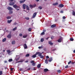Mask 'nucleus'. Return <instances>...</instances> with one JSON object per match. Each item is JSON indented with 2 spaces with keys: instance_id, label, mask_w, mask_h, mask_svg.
I'll return each mask as SVG.
<instances>
[{
  "instance_id": "obj_1",
  "label": "nucleus",
  "mask_w": 75,
  "mask_h": 75,
  "mask_svg": "<svg viewBox=\"0 0 75 75\" xmlns=\"http://www.w3.org/2000/svg\"><path fill=\"white\" fill-rule=\"evenodd\" d=\"M25 6L26 7V10H30V8H29V7L28 5H26L25 4H23V9H25Z\"/></svg>"
},
{
  "instance_id": "obj_2",
  "label": "nucleus",
  "mask_w": 75,
  "mask_h": 75,
  "mask_svg": "<svg viewBox=\"0 0 75 75\" xmlns=\"http://www.w3.org/2000/svg\"><path fill=\"white\" fill-rule=\"evenodd\" d=\"M37 12H35L33 13L32 16L33 18H34L37 15Z\"/></svg>"
},
{
  "instance_id": "obj_3",
  "label": "nucleus",
  "mask_w": 75,
  "mask_h": 75,
  "mask_svg": "<svg viewBox=\"0 0 75 75\" xmlns=\"http://www.w3.org/2000/svg\"><path fill=\"white\" fill-rule=\"evenodd\" d=\"M7 9H8L9 11H11V10H13V8L10 6H9L7 8Z\"/></svg>"
},
{
  "instance_id": "obj_4",
  "label": "nucleus",
  "mask_w": 75,
  "mask_h": 75,
  "mask_svg": "<svg viewBox=\"0 0 75 75\" xmlns=\"http://www.w3.org/2000/svg\"><path fill=\"white\" fill-rule=\"evenodd\" d=\"M13 7L15 8H20L19 6H17V5L16 4L14 5L13 6Z\"/></svg>"
},
{
  "instance_id": "obj_5",
  "label": "nucleus",
  "mask_w": 75,
  "mask_h": 75,
  "mask_svg": "<svg viewBox=\"0 0 75 75\" xmlns=\"http://www.w3.org/2000/svg\"><path fill=\"white\" fill-rule=\"evenodd\" d=\"M39 57H40V58H42V59L44 58V56H42V53H41L39 54Z\"/></svg>"
},
{
  "instance_id": "obj_6",
  "label": "nucleus",
  "mask_w": 75,
  "mask_h": 75,
  "mask_svg": "<svg viewBox=\"0 0 75 75\" xmlns=\"http://www.w3.org/2000/svg\"><path fill=\"white\" fill-rule=\"evenodd\" d=\"M15 4V2H11L9 3V6H13Z\"/></svg>"
},
{
  "instance_id": "obj_7",
  "label": "nucleus",
  "mask_w": 75,
  "mask_h": 75,
  "mask_svg": "<svg viewBox=\"0 0 75 75\" xmlns=\"http://www.w3.org/2000/svg\"><path fill=\"white\" fill-rule=\"evenodd\" d=\"M36 6V5L35 4L33 5H30V7L31 8H33V7H35Z\"/></svg>"
},
{
  "instance_id": "obj_8",
  "label": "nucleus",
  "mask_w": 75,
  "mask_h": 75,
  "mask_svg": "<svg viewBox=\"0 0 75 75\" xmlns=\"http://www.w3.org/2000/svg\"><path fill=\"white\" fill-rule=\"evenodd\" d=\"M49 59L48 60L49 62H51L52 61V57H51L50 58H49Z\"/></svg>"
},
{
  "instance_id": "obj_9",
  "label": "nucleus",
  "mask_w": 75,
  "mask_h": 75,
  "mask_svg": "<svg viewBox=\"0 0 75 75\" xmlns=\"http://www.w3.org/2000/svg\"><path fill=\"white\" fill-rule=\"evenodd\" d=\"M7 52L8 54H11V51L9 50H7Z\"/></svg>"
},
{
  "instance_id": "obj_10",
  "label": "nucleus",
  "mask_w": 75,
  "mask_h": 75,
  "mask_svg": "<svg viewBox=\"0 0 75 75\" xmlns=\"http://www.w3.org/2000/svg\"><path fill=\"white\" fill-rule=\"evenodd\" d=\"M49 70L48 69H44V71L45 72H47V71H49Z\"/></svg>"
},
{
  "instance_id": "obj_11",
  "label": "nucleus",
  "mask_w": 75,
  "mask_h": 75,
  "mask_svg": "<svg viewBox=\"0 0 75 75\" xmlns=\"http://www.w3.org/2000/svg\"><path fill=\"white\" fill-rule=\"evenodd\" d=\"M62 40V38H60L59 40H57L58 42H61V40Z\"/></svg>"
},
{
  "instance_id": "obj_12",
  "label": "nucleus",
  "mask_w": 75,
  "mask_h": 75,
  "mask_svg": "<svg viewBox=\"0 0 75 75\" xmlns=\"http://www.w3.org/2000/svg\"><path fill=\"white\" fill-rule=\"evenodd\" d=\"M48 43L49 44H50V45H53V43H52V42H51V41H50Z\"/></svg>"
},
{
  "instance_id": "obj_13",
  "label": "nucleus",
  "mask_w": 75,
  "mask_h": 75,
  "mask_svg": "<svg viewBox=\"0 0 75 75\" xmlns=\"http://www.w3.org/2000/svg\"><path fill=\"white\" fill-rule=\"evenodd\" d=\"M11 35L10 34H9L8 36H7V37L8 38H10L11 37Z\"/></svg>"
},
{
  "instance_id": "obj_14",
  "label": "nucleus",
  "mask_w": 75,
  "mask_h": 75,
  "mask_svg": "<svg viewBox=\"0 0 75 75\" xmlns=\"http://www.w3.org/2000/svg\"><path fill=\"white\" fill-rule=\"evenodd\" d=\"M26 0H23V1H20V3H21V4L23 3H24V2Z\"/></svg>"
},
{
  "instance_id": "obj_15",
  "label": "nucleus",
  "mask_w": 75,
  "mask_h": 75,
  "mask_svg": "<svg viewBox=\"0 0 75 75\" xmlns=\"http://www.w3.org/2000/svg\"><path fill=\"white\" fill-rule=\"evenodd\" d=\"M56 27V25L55 24H53L51 25V28H54V27Z\"/></svg>"
},
{
  "instance_id": "obj_16",
  "label": "nucleus",
  "mask_w": 75,
  "mask_h": 75,
  "mask_svg": "<svg viewBox=\"0 0 75 75\" xmlns=\"http://www.w3.org/2000/svg\"><path fill=\"white\" fill-rule=\"evenodd\" d=\"M24 48L25 49H26L27 48V45L26 44V43H25L24 44Z\"/></svg>"
},
{
  "instance_id": "obj_17",
  "label": "nucleus",
  "mask_w": 75,
  "mask_h": 75,
  "mask_svg": "<svg viewBox=\"0 0 75 75\" xmlns=\"http://www.w3.org/2000/svg\"><path fill=\"white\" fill-rule=\"evenodd\" d=\"M45 64H48V59H46L45 60Z\"/></svg>"
},
{
  "instance_id": "obj_18",
  "label": "nucleus",
  "mask_w": 75,
  "mask_h": 75,
  "mask_svg": "<svg viewBox=\"0 0 75 75\" xmlns=\"http://www.w3.org/2000/svg\"><path fill=\"white\" fill-rule=\"evenodd\" d=\"M59 7H61V8L63 7H64V5L62 4H61L59 5Z\"/></svg>"
},
{
  "instance_id": "obj_19",
  "label": "nucleus",
  "mask_w": 75,
  "mask_h": 75,
  "mask_svg": "<svg viewBox=\"0 0 75 75\" xmlns=\"http://www.w3.org/2000/svg\"><path fill=\"white\" fill-rule=\"evenodd\" d=\"M58 4V2H56L55 3L53 4L52 5L53 6H57Z\"/></svg>"
},
{
  "instance_id": "obj_20",
  "label": "nucleus",
  "mask_w": 75,
  "mask_h": 75,
  "mask_svg": "<svg viewBox=\"0 0 75 75\" xmlns=\"http://www.w3.org/2000/svg\"><path fill=\"white\" fill-rule=\"evenodd\" d=\"M16 44V41H13L12 42V45H14Z\"/></svg>"
},
{
  "instance_id": "obj_21",
  "label": "nucleus",
  "mask_w": 75,
  "mask_h": 75,
  "mask_svg": "<svg viewBox=\"0 0 75 75\" xmlns=\"http://www.w3.org/2000/svg\"><path fill=\"white\" fill-rule=\"evenodd\" d=\"M41 54V53L39 52H37L36 53L35 55H36V56H37V55H38V56H39V54Z\"/></svg>"
},
{
  "instance_id": "obj_22",
  "label": "nucleus",
  "mask_w": 75,
  "mask_h": 75,
  "mask_svg": "<svg viewBox=\"0 0 75 75\" xmlns=\"http://www.w3.org/2000/svg\"><path fill=\"white\" fill-rule=\"evenodd\" d=\"M36 55L35 54L34 55H33L32 56V58H35V57H36Z\"/></svg>"
},
{
  "instance_id": "obj_23",
  "label": "nucleus",
  "mask_w": 75,
  "mask_h": 75,
  "mask_svg": "<svg viewBox=\"0 0 75 75\" xmlns=\"http://www.w3.org/2000/svg\"><path fill=\"white\" fill-rule=\"evenodd\" d=\"M37 67L38 68H40L41 67V64H38L37 66Z\"/></svg>"
},
{
  "instance_id": "obj_24",
  "label": "nucleus",
  "mask_w": 75,
  "mask_h": 75,
  "mask_svg": "<svg viewBox=\"0 0 75 75\" xmlns=\"http://www.w3.org/2000/svg\"><path fill=\"white\" fill-rule=\"evenodd\" d=\"M11 21H12V20L11 19L10 20H8L7 21V23H10Z\"/></svg>"
},
{
  "instance_id": "obj_25",
  "label": "nucleus",
  "mask_w": 75,
  "mask_h": 75,
  "mask_svg": "<svg viewBox=\"0 0 75 75\" xmlns=\"http://www.w3.org/2000/svg\"><path fill=\"white\" fill-rule=\"evenodd\" d=\"M11 16H7L6 17V18L7 20H8V19H11Z\"/></svg>"
},
{
  "instance_id": "obj_26",
  "label": "nucleus",
  "mask_w": 75,
  "mask_h": 75,
  "mask_svg": "<svg viewBox=\"0 0 75 75\" xmlns=\"http://www.w3.org/2000/svg\"><path fill=\"white\" fill-rule=\"evenodd\" d=\"M6 41V38H5L2 40V42H5V41Z\"/></svg>"
},
{
  "instance_id": "obj_27",
  "label": "nucleus",
  "mask_w": 75,
  "mask_h": 75,
  "mask_svg": "<svg viewBox=\"0 0 75 75\" xmlns=\"http://www.w3.org/2000/svg\"><path fill=\"white\" fill-rule=\"evenodd\" d=\"M27 37V35H25L23 36V38H26Z\"/></svg>"
},
{
  "instance_id": "obj_28",
  "label": "nucleus",
  "mask_w": 75,
  "mask_h": 75,
  "mask_svg": "<svg viewBox=\"0 0 75 75\" xmlns=\"http://www.w3.org/2000/svg\"><path fill=\"white\" fill-rule=\"evenodd\" d=\"M44 41V39L43 38H42L40 40V41L42 42Z\"/></svg>"
},
{
  "instance_id": "obj_29",
  "label": "nucleus",
  "mask_w": 75,
  "mask_h": 75,
  "mask_svg": "<svg viewBox=\"0 0 75 75\" xmlns=\"http://www.w3.org/2000/svg\"><path fill=\"white\" fill-rule=\"evenodd\" d=\"M8 61H9V62H11V61H13V59H10L8 60Z\"/></svg>"
},
{
  "instance_id": "obj_30",
  "label": "nucleus",
  "mask_w": 75,
  "mask_h": 75,
  "mask_svg": "<svg viewBox=\"0 0 75 75\" xmlns=\"http://www.w3.org/2000/svg\"><path fill=\"white\" fill-rule=\"evenodd\" d=\"M57 72L58 73H61V70H57Z\"/></svg>"
},
{
  "instance_id": "obj_31",
  "label": "nucleus",
  "mask_w": 75,
  "mask_h": 75,
  "mask_svg": "<svg viewBox=\"0 0 75 75\" xmlns=\"http://www.w3.org/2000/svg\"><path fill=\"white\" fill-rule=\"evenodd\" d=\"M13 13V11H10L9 12V14H12Z\"/></svg>"
},
{
  "instance_id": "obj_32",
  "label": "nucleus",
  "mask_w": 75,
  "mask_h": 75,
  "mask_svg": "<svg viewBox=\"0 0 75 75\" xmlns=\"http://www.w3.org/2000/svg\"><path fill=\"white\" fill-rule=\"evenodd\" d=\"M70 40L71 41H74V39H73V38H70Z\"/></svg>"
},
{
  "instance_id": "obj_33",
  "label": "nucleus",
  "mask_w": 75,
  "mask_h": 75,
  "mask_svg": "<svg viewBox=\"0 0 75 75\" xmlns=\"http://www.w3.org/2000/svg\"><path fill=\"white\" fill-rule=\"evenodd\" d=\"M29 56H30V54H27L25 55V57H28Z\"/></svg>"
},
{
  "instance_id": "obj_34",
  "label": "nucleus",
  "mask_w": 75,
  "mask_h": 75,
  "mask_svg": "<svg viewBox=\"0 0 75 75\" xmlns=\"http://www.w3.org/2000/svg\"><path fill=\"white\" fill-rule=\"evenodd\" d=\"M44 34H45V33L43 32L41 34V35H44Z\"/></svg>"
},
{
  "instance_id": "obj_35",
  "label": "nucleus",
  "mask_w": 75,
  "mask_h": 75,
  "mask_svg": "<svg viewBox=\"0 0 75 75\" xmlns=\"http://www.w3.org/2000/svg\"><path fill=\"white\" fill-rule=\"evenodd\" d=\"M25 19H26V20H29L30 18H28V17H26L25 18Z\"/></svg>"
},
{
  "instance_id": "obj_36",
  "label": "nucleus",
  "mask_w": 75,
  "mask_h": 75,
  "mask_svg": "<svg viewBox=\"0 0 75 75\" xmlns=\"http://www.w3.org/2000/svg\"><path fill=\"white\" fill-rule=\"evenodd\" d=\"M17 27H16L15 28L13 29V31H15V30H16L17 29Z\"/></svg>"
},
{
  "instance_id": "obj_37",
  "label": "nucleus",
  "mask_w": 75,
  "mask_h": 75,
  "mask_svg": "<svg viewBox=\"0 0 75 75\" xmlns=\"http://www.w3.org/2000/svg\"><path fill=\"white\" fill-rule=\"evenodd\" d=\"M38 8L40 9V10H41L42 9V7L41 6H40L38 7Z\"/></svg>"
},
{
  "instance_id": "obj_38",
  "label": "nucleus",
  "mask_w": 75,
  "mask_h": 75,
  "mask_svg": "<svg viewBox=\"0 0 75 75\" xmlns=\"http://www.w3.org/2000/svg\"><path fill=\"white\" fill-rule=\"evenodd\" d=\"M31 30H32V29H31V28H29L28 30V31H31Z\"/></svg>"
},
{
  "instance_id": "obj_39",
  "label": "nucleus",
  "mask_w": 75,
  "mask_h": 75,
  "mask_svg": "<svg viewBox=\"0 0 75 75\" xmlns=\"http://www.w3.org/2000/svg\"><path fill=\"white\" fill-rule=\"evenodd\" d=\"M73 15V16H75V11H73V13H72Z\"/></svg>"
},
{
  "instance_id": "obj_40",
  "label": "nucleus",
  "mask_w": 75,
  "mask_h": 75,
  "mask_svg": "<svg viewBox=\"0 0 75 75\" xmlns=\"http://www.w3.org/2000/svg\"><path fill=\"white\" fill-rule=\"evenodd\" d=\"M19 59H20V58H17L16 59V61H18V60H19Z\"/></svg>"
},
{
  "instance_id": "obj_41",
  "label": "nucleus",
  "mask_w": 75,
  "mask_h": 75,
  "mask_svg": "<svg viewBox=\"0 0 75 75\" xmlns=\"http://www.w3.org/2000/svg\"><path fill=\"white\" fill-rule=\"evenodd\" d=\"M32 65H33V66H35V63H33L32 64Z\"/></svg>"
},
{
  "instance_id": "obj_42",
  "label": "nucleus",
  "mask_w": 75,
  "mask_h": 75,
  "mask_svg": "<svg viewBox=\"0 0 75 75\" xmlns=\"http://www.w3.org/2000/svg\"><path fill=\"white\" fill-rule=\"evenodd\" d=\"M34 61L33 60H31V61H30V63H31V64H33V63H34Z\"/></svg>"
},
{
  "instance_id": "obj_43",
  "label": "nucleus",
  "mask_w": 75,
  "mask_h": 75,
  "mask_svg": "<svg viewBox=\"0 0 75 75\" xmlns=\"http://www.w3.org/2000/svg\"><path fill=\"white\" fill-rule=\"evenodd\" d=\"M57 49L56 48L54 49H53L52 50V51H56Z\"/></svg>"
},
{
  "instance_id": "obj_44",
  "label": "nucleus",
  "mask_w": 75,
  "mask_h": 75,
  "mask_svg": "<svg viewBox=\"0 0 75 75\" xmlns=\"http://www.w3.org/2000/svg\"><path fill=\"white\" fill-rule=\"evenodd\" d=\"M3 74V72L1 71H0V75H2Z\"/></svg>"
},
{
  "instance_id": "obj_45",
  "label": "nucleus",
  "mask_w": 75,
  "mask_h": 75,
  "mask_svg": "<svg viewBox=\"0 0 75 75\" xmlns=\"http://www.w3.org/2000/svg\"><path fill=\"white\" fill-rule=\"evenodd\" d=\"M23 62V61L21 60L20 61H18V63L19 62Z\"/></svg>"
},
{
  "instance_id": "obj_46",
  "label": "nucleus",
  "mask_w": 75,
  "mask_h": 75,
  "mask_svg": "<svg viewBox=\"0 0 75 75\" xmlns=\"http://www.w3.org/2000/svg\"><path fill=\"white\" fill-rule=\"evenodd\" d=\"M65 68H68V65H66L65 67Z\"/></svg>"
},
{
  "instance_id": "obj_47",
  "label": "nucleus",
  "mask_w": 75,
  "mask_h": 75,
  "mask_svg": "<svg viewBox=\"0 0 75 75\" xmlns=\"http://www.w3.org/2000/svg\"><path fill=\"white\" fill-rule=\"evenodd\" d=\"M19 36H20V37H22V35H23V34L20 33L19 34Z\"/></svg>"
},
{
  "instance_id": "obj_48",
  "label": "nucleus",
  "mask_w": 75,
  "mask_h": 75,
  "mask_svg": "<svg viewBox=\"0 0 75 75\" xmlns=\"http://www.w3.org/2000/svg\"><path fill=\"white\" fill-rule=\"evenodd\" d=\"M54 38V36H52L51 37V39L52 40Z\"/></svg>"
},
{
  "instance_id": "obj_49",
  "label": "nucleus",
  "mask_w": 75,
  "mask_h": 75,
  "mask_svg": "<svg viewBox=\"0 0 75 75\" xmlns=\"http://www.w3.org/2000/svg\"><path fill=\"white\" fill-rule=\"evenodd\" d=\"M13 68H11V71H13Z\"/></svg>"
},
{
  "instance_id": "obj_50",
  "label": "nucleus",
  "mask_w": 75,
  "mask_h": 75,
  "mask_svg": "<svg viewBox=\"0 0 75 75\" xmlns=\"http://www.w3.org/2000/svg\"><path fill=\"white\" fill-rule=\"evenodd\" d=\"M16 24H17V23H16V22H15L14 23H13V25H16Z\"/></svg>"
},
{
  "instance_id": "obj_51",
  "label": "nucleus",
  "mask_w": 75,
  "mask_h": 75,
  "mask_svg": "<svg viewBox=\"0 0 75 75\" xmlns=\"http://www.w3.org/2000/svg\"><path fill=\"white\" fill-rule=\"evenodd\" d=\"M71 61H70L68 63V64H71Z\"/></svg>"
},
{
  "instance_id": "obj_52",
  "label": "nucleus",
  "mask_w": 75,
  "mask_h": 75,
  "mask_svg": "<svg viewBox=\"0 0 75 75\" xmlns=\"http://www.w3.org/2000/svg\"><path fill=\"white\" fill-rule=\"evenodd\" d=\"M46 58L47 59H48V58H49V56H47L46 57Z\"/></svg>"
},
{
  "instance_id": "obj_53",
  "label": "nucleus",
  "mask_w": 75,
  "mask_h": 75,
  "mask_svg": "<svg viewBox=\"0 0 75 75\" xmlns=\"http://www.w3.org/2000/svg\"><path fill=\"white\" fill-rule=\"evenodd\" d=\"M63 19H65V18H66V17H65V16H63Z\"/></svg>"
},
{
  "instance_id": "obj_54",
  "label": "nucleus",
  "mask_w": 75,
  "mask_h": 75,
  "mask_svg": "<svg viewBox=\"0 0 75 75\" xmlns=\"http://www.w3.org/2000/svg\"><path fill=\"white\" fill-rule=\"evenodd\" d=\"M43 32H44V33H45V32H46V30L45 29H43Z\"/></svg>"
},
{
  "instance_id": "obj_55",
  "label": "nucleus",
  "mask_w": 75,
  "mask_h": 75,
  "mask_svg": "<svg viewBox=\"0 0 75 75\" xmlns=\"http://www.w3.org/2000/svg\"><path fill=\"white\" fill-rule=\"evenodd\" d=\"M30 69H31V68H29L28 69H27V71H30Z\"/></svg>"
},
{
  "instance_id": "obj_56",
  "label": "nucleus",
  "mask_w": 75,
  "mask_h": 75,
  "mask_svg": "<svg viewBox=\"0 0 75 75\" xmlns=\"http://www.w3.org/2000/svg\"><path fill=\"white\" fill-rule=\"evenodd\" d=\"M14 0H9V1L10 2V1H13Z\"/></svg>"
},
{
  "instance_id": "obj_57",
  "label": "nucleus",
  "mask_w": 75,
  "mask_h": 75,
  "mask_svg": "<svg viewBox=\"0 0 75 75\" xmlns=\"http://www.w3.org/2000/svg\"><path fill=\"white\" fill-rule=\"evenodd\" d=\"M63 12H64L63 11H60V13H63Z\"/></svg>"
},
{
  "instance_id": "obj_58",
  "label": "nucleus",
  "mask_w": 75,
  "mask_h": 75,
  "mask_svg": "<svg viewBox=\"0 0 75 75\" xmlns=\"http://www.w3.org/2000/svg\"><path fill=\"white\" fill-rule=\"evenodd\" d=\"M19 70L21 71H23V69L22 68H20Z\"/></svg>"
},
{
  "instance_id": "obj_59",
  "label": "nucleus",
  "mask_w": 75,
  "mask_h": 75,
  "mask_svg": "<svg viewBox=\"0 0 75 75\" xmlns=\"http://www.w3.org/2000/svg\"><path fill=\"white\" fill-rule=\"evenodd\" d=\"M16 10H17V11H18V10H20V9L16 8Z\"/></svg>"
},
{
  "instance_id": "obj_60",
  "label": "nucleus",
  "mask_w": 75,
  "mask_h": 75,
  "mask_svg": "<svg viewBox=\"0 0 75 75\" xmlns=\"http://www.w3.org/2000/svg\"><path fill=\"white\" fill-rule=\"evenodd\" d=\"M33 70H36V69H35V67H34L33 69Z\"/></svg>"
},
{
  "instance_id": "obj_61",
  "label": "nucleus",
  "mask_w": 75,
  "mask_h": 75,
  "mask_svg": "<svg viewBox=\"0 0 75 75\" xmlns=\"http://www.w3.org/2000/svg\"><path fill=\"white\" fill-rule=\"evenodd\" d=\"M7 62L6 61H4V63H7Z\"/></svg>"
},
{
  "instance_id": "obj_62",
  "label": "nucleus",
  "mask_w": 75,
  "mask_h": 75,
  "mask_svg": "<svg viewBox=\"0 0 75 75\" xmlns=\"http://www.w3.org/2000/svg\"><path fill=\"white\" fill-rule=\"evenodd\" d=\"M71 64H75V62H72Z\"/></svg>"
},
{
  "instance_id": "obj_63",
  "label": "nucleus",
  "mask_w": 75,
  "mask_h": 75,
  "mask_svg": "<svg viewBox=\"0 0 75 75\" xmlns=\"http://www.w3.org/2000/svg\"><path fill=\"white\" fill-rule=\"evenodd\" d=\"M44 51H46V48H44Z\"/></svg>"
},
{
  "instance_id": "obj_64",
  "label": "nucleus",
  "mask_w": 75,
  "mask_h": 75,
  "mask_svg": "<svg viewBox=\"0 0 75 75\" xmlns=\"http://www.w3.org/2000/svg\"><path fill=\"white\" fill-rule=\"evenodd\" d=\"M73 52L74 53H75V50H74Z\"/></svg>"
}]
</instances>
